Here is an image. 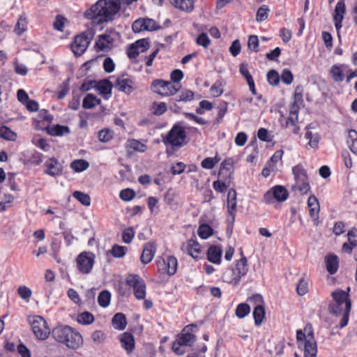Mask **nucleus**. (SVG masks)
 Masks as SVG:
<instances>
[{
  "label": "nucleus",
  "instance_id": "obj_41",
  "mask_svg": "<svg viewBox=\"0 0 357 357\" xmlns=\"http://www.w3.org/2000/svg\"><path fill=\"white\" fill-rule=\"evenodd\" d=\"M250 312V307L247 303H240L237 305L235 311L236 317L239 319H243Z\"/></svg>",
  "mask_w": 357,
  "mask_h": 357
},
{
  "label": "nucleus",
  "instance_id": "obj_30",
  "mask_svg": "<svg viewBox=\"0 0 357 357\" xmlns=\"http://www.w3.org/2000/svg\"><path fill=\"white\" fill-rule=\"evenodd\" d=\"M112 324L116 330H124L127 326V320L125 314L121 312L115 314L112 319Z\"/></svg>",
  "mask_w": 357,
  "mask_h": 357
},
{
  "label": "nucleus",
  "instance_id": "obj_49",
  "mask_svg": "<svg viewBox=\"0 0 357 357\" xmlns=\"http://www.w3.org/2000/svg\"><path fill=\"white\" fill-rule=\"evenodd\" d=\"M70 132V129L68 126L56 125L52 128L50 132L52 135L62 136Z\"/></svg>",
  "mask_w": 357,
  "mask_h": 357
},
{
  "label": "nucleus",
  "instance_id": "obj_37",
  "mask_svg": "<svg viewBox=\"0 0 357 357\" xmlns=\"http://www.w3.org/2000/svg\"><path fill=\"white\" fill-rule=\"evenodd\" d=\"M111 301V294L107 290L102 291L98 296V303L100 306L107 307L109 306Z\"/></svg>",
  "mask_w": 357,
  "mask_h": 357
},
{
  "label": "nucleus",
  "instance_id": "obj_56",
  "mask_svg": "<svg viewBox=\"0 0 357 357\" xmlns=\"http://www.w3.org/2000/svg\"><path fill=\"white\" fill-rule=\"evenodd\" d=\"M267 80L272 86H277L280 82V76L275 70H270L267 74Z\"/></svg>",
  "mask_w": 357,
  "mask_h": 357
},
{
  "label": "nucleus",
  "instance_id": "obj_10",
  "mask_svg": "<svg viewBox=\"0 0 357 357\" xmlns=\"http://www.w3.org/2000/svg\"><path fill=\"white\" fill-rule=\"evenodd\" d=\"M186 135L184 129L178 126H174L169 131L167 135L162 138L165 144H170L173 146H181L185 139Z\"/></svg>",
  "mask_w": 357,
  "mask_h": 357
},
{
  "label": "nucleus",
  "instance_id": "obj_9",
  "mask_svg": "<svg viewBox=\"0 0 357 357\" xmlns=\"http://www.w3.org/2000/svg\"><path fill=\"white\" fill-rule=\"evenodd\" d=\"M92 34L89 31H84L75 37L74 42L71 45V49L75 56H81L88 48L91 40Z\"/></svg>",
  "mask_w": 357,
  "mask_h": 357
},
{
  "label": "nucleus",
  "instance_id": "obj_5",
  "mask_svg": "<svg viewBox=\"0 0 357 357\" xmlns=\"http://www.w3.org/2000/svg\"><path fill=\"white\" fill-rule=\"evenodd\" d=\"M196 328L195 324H190L184 327L172 344V350L175 354L179 356L183 355L185 352V347H191L195 342L197 337L193 332Z\"/></svg>",
  "mask_w": 357,
  "mask_h": 357
},
{
  "label": "nucleus",
  "instance_id": "obj_35",
  "mask_svg": "<svg viewBox=\"0 0 357 357\" xmlns=\"http://www.w3.org/2000/svg\"><path fill=\"white\" fill-rule=\"evenodd\" d=\"M70 166L75 172H82L88 169L89 163L84 159H77L74 160Z\"/></svg>",
  "mask_w": 357,
  "mask_h": 357
},
{
  "label": "nucleus",
  "instance_id": "obj_58",
  "mask_svg": "<svg viewBox=\"0 0 357 357\" xmlns=\"http://www.w3.org/2000/svg\"><path fill=\"white\" fill-rule=\"evenodd\" d=\"M67 22V19L61 15L56 17L55 21L53 23V26L56 30L63 31L64 25Z\"/></svg>",
  "mask_w": 357,
  "mask_h": 357
},
{
  "label": "nucleus",
  "instance_id": "obj_29",
  "mask_svg": "<svg viewBox=\"0 0 357 357\" xmlns=\"http://www.w3.org/2000/svg\"><path fill=\"white\" fill-rule=\"evenodd\" d=\"M344 65L335 64L331 66L330 73L333 79L337 82H341L344 79Z\"/></svg>",
  "mask_w": 357,
  "mask_h": 357
},
{
  "label": "nucleus",
  "instance_id": "obj_32",
  "mask_svg": "<svg viewBox=\"0 0 357 357\" xmlns=\"http://www.w3.org/2000/svg\"><path fill=\"white\" fill-rule=\"evenodd\" d=\"M27 19L24 14L20 16L14 28V32L17 36H21L27 30Z\"/></svg>",
  "mask_w": 357,
  "mask_h": 357
},
{
  "label": "nucleus",
  "instance_id": "obj_7",
  "mask_svg": "<svg viewBox=\"0 0 357 357\" xmlns=\"http://www.w3.org/2000/svg\"><path fill=\"white\" fill-rule=\"evenodd\" d=\"M151 91L162 97H169L179 91L180 86L170 81L162 79H154L151 84Z\"/></svg>",
  "mask_w": 357,
  "mask_h": 357
},
{
  "label": "nucleus",
  "instance_id": "obj_12",
  "mask_svg": "<svg viewBox=\"0 0 357 357\" xmlns=\"http://www.w3.org/2000/svg\"><path fill=\"white\" fill-rule=\"evenodd\" d=\"M127 284L133 288L135 298L142 300L146 296V284L138 275H130L126 280Z\"/></svg>",
  "mask_w": 357,
  "mask_h": 357
},
{
  "label": "nucleus",
  "instance_id": "obj_43",
  "mask_svg": "<svg viewBox=\"0 0 357 357\" xmlns=\"http://www.w3.org/2000/svg\"><path fill=\"white\" fill-rule=\"evenodd\" d=\"M220 160V158L216 155L213 158H206L201 162V166L206 169H213Z\"/></svg>",
  "mask_w": 357,
  "mask_h": 357
},
{
  "label": "nucleus",
  "instance_id": "obj_47",
  "mask_svg": "<svg viewBox=\"0 0 357 357\" xmlns=\"http://www.w3.org/2000/svg\"><path fill=\"white\" fill-rule=\"evenodd\" d=\"M17 294L22 299L29 301L31 297L32 291L29 287L22 285L18 287Z\"/></svg>",
  "mask_w": 357,
  "mask_h": 357
},
{
  "label": "nucleus",
  "instance_id": "obj_59",
  "mask_svg": "<svg viewBox=\"0 0 357 357\" xmlns=\"http://www.w3.org/2000/svg\"><path fill=\"white\" fill-rule=\"evenodd\" d=\"M281 79L283 83L290 84L294 80V76L289 69L285 68L282 71Z\"/></svg>",
  "mask_w": 357,
  "mask_h": 357
},
{
  "label": "nucleus",
  "instance_id": "obj_45",
  "mask_svg": "<svg viewBox=\"0 0 357 357\" xmlns=\"http://www.w3.org/2000/svg\"><path fill=\"white\" fill-rule=\"evenodd\" d=\"M74 198L78 200L84 206H89L91 204V197L89 195L80 191H75L73 194Z\"/></svg>",
  "mask_w": 357,
  "mask_h": 357
},
{
  "label": "nucleus",
  "instance_id": "obj_63",
  "mask_svg": "<svg viewBox=\"0 0 357 357\" xmlns=\"http://www.w3.org/2000/svg\"><path fill=\"white\" fill-rule=\"evenodd\" d=\"M32 142L38 148L44 151H48L50 149V145L47 142L46 139L43 138L33 139Z\"/></svg>",
  "mask_w": 357,
  "mask_h": 357
},
{
  "label": "nucleus",
  "instance_id": "obj_13",
  "mask_svg": "<svg viewBox=\"0 0 357 357\" xmlns=\"http://www.w3.org/2000/svg\"><path fill=\"white\" fill-rule=\"evenodd\" d=\"M95 255L91 252H83L76 259L78 270L84 274H88L93 266Z\"/></svg>",
  "mask_w": 357,
  "mask_h": 357
},
{
  "label": "nucleus",
  "instance_id": "obj_53",
  "mask_svg": "<svg viewBox=\"0 0 357 357\" xmlns=\"http://www.w3.org/2000/svg\"><path fill=\"white\" fill-rule=\"evenodd\" d=\"M129 146L131 149L136 151L144 153L146 151L147 146L146 144L140 142L137 139L129 140Z\"/></svg>",
  "mask_w": 357,
  "mask_h": 357
},
{
  "label": "nucleus",
  "instance_id": "obj_39",
  "mask_svg": "<svg viewBox=\"0 0 357 357\" xmlns=\"http://www.w3.org/2000/svg\"><path fill=\"white\" fill-rule=\"evenodd\" d=\"M213 230L211 226L207 224H202L198 228V235L202 239H207L213 235Z\"/></svg>",
  "mask_w": 357,
  "mask_h": 357
},
{
  "label": "nucleus",
  "instance_id": "obj_15",
  "mask_svg": "<svg viewBox=\"0 0 357 357\" xmlns=\"http://www.w3.org/2000/svg\"><path fill=\"white\" fill-rule=\"evenodd\" d=\"M132 31L139 33L143 31H153L160 29L156 22L150 18H142L135 20L132 24Z\"/></svg>",
  "mask_w": 357,
  "mask_h": 357
},
{
  "label": "nucleus",
  "instance_id": "obj_61",
  "mask_svg": "<svg viewBox=\"0 0 357 357\" xmlns=\"http://www.w3.org/2000/svg\"><path fill=\"white\" fill-rule=\"evenodd\" d=\"M171 81L173 84L180 85L178 83L183 78V73L181 70H174L170 75Z\"/></svg>",
  "mask_w": 357,
  "mask_h": 357
},
{
  "label": "nucleus",
  "instance_id": "obj_55",
  "mask_svg": "<svg viewBox=\"0 0 357 357\" xmlns=\"http://www.w3.org/2000/svg\"><path fill=\"white\" fill-rule=\"evenodd\" d=\"M113 137V132L109 129H102L98 132V139L100 142H107Z\"/></svg>",
  "mask_w": 357,
  "mask_h": 357
},
{
  "label": "nucleus",
  "instance_id": "obj_51",
  "mask_svg": "<svg viewBox=\"0 0 357 357\" xmlns=\"http://www.w3.org/2000/svg\"><path fill=\"white\" fill-rule=\"evenodd\" d=\"M213 109V104L206 100H202L199 103V107L195 109L196 112L199 114H203L206 110L209 111Z\"/></svg>",
  "mask_w": 357,
  "mask_h": 357
},
{
  "label": "nucleus",
  "instance_id": "obj_33",
  "mask_svg": "<svg viewBox=\"0 0 357 357\" xmlns=\"http://www.w3.org/2000/svg\"><path fill=\"white\" fill-rule=\"evenodd\" d=\"M100 99L97 98V97L93 94L89 93L83 100L82 107L84 109H92L96 105H100Z\"/></svg>",
  "mask_w": 357,
  "mask_h": 357
},
{
  "label": "nucleus",
  "instance_id": "obj_42",
  "mask_svg": "<svg viewBox=\"0 0 357 357\" xmlns=\"http://www.w3.org/2000/svg\"><path fill=\"white\" fill-rule=\"evenodd\" d=\"M152 113L155 116L163 114L167 109V105L163 102H154L151 108Z\"/></svg>",
  "mask_w": 357,
  "mask_h": 357
},
{
  "label": "nucleus",
  "instance_id": "obj_64",
  "mask_svg": "<svg viewBox=\"0 0 357 357\" xmlns=\"http://www.w3.org/2000/svg\"><path fill=\"white\" fill-rule=\"evenodd\" d=\"M349 243L353 246L357 245V229L356 228H351L347 234Z\"/></svg>",
  "mask_w": 357,
  "mask_h": 357
},
{
  "label": "nucleus",
  "instance_id": "obj_44",
  "mask_svg": "<svg viewBox=\"0 0 357 357\" xmlns=\"http://www.w3.org/2000/svg\"><path fill=\"white\" fill-rule=\"evenodd\" d=\"M114 86V84H112L111 82L105 79L100 81L98 84V89L100 92L105 95L111 94L112 89Z\"/></svg>",
  "mask_w": 357,
  "mask_h": 357
},
{
  "label": "nucleus",
  "instance_id": "obj_14",
  "mask_svg": "<svg viewBox=\"0 0 357 357\" xmlns=\"http://www.w3.org/2000/svg\"><path fill=\"white\" fill-rule=\"evenodd\" d=\"M158 271L161 273H167L173 275L177 271L178 261L175 257L168 256L167 259L159 258L156 261Z\"/></svg>",
  "mask_w": 357,
  "mask_h": 357
},
{
  "label": "nucleus",
  "instance_id": "obj_21",
  "mask_svg": "<svg viewBox=\"0 0 357 357\" xmlns=\"http://www.w3.org/2000/svg\"><path fill=\"white\" fill-rule=\"evenodd\" d=\"M156 252V246L154 243L149 242L144 246L140 261L143 264L150 263Z\"/></svg>",
  "mask_w": 357,
  "mask_h": 357
},
{
  "label": "nucleus",
  "instance_id": "obj_57",
  "mask_svg": "<svg viewBox=\"0 0 357 357\" xmlns=\"http://www.w3.org/2000/svg\"><path fill=\"white\" fill-rule=\"evenodd\" d=\"M135 236V231L132 227L126 228L122 234V240L125 243H130L132 242Z\"/></svg>",
  "mask_w": 357,
  "mask_h": 357
},
{
  "label": "nucleus",
  "instance_id": "obj_34",
  "mask_svg": "<svg viewBox=\"0 0 357 357\" xmlns=\"http://www.w3.org/2000/svg\"><path fill=\"white\" fill-rule=\"evenodd\" d=\"M195 93L192 91L183 89H182L179 94L174 98V100L176 102H190L194 99Z\"/></svg>",
  "mask_w": 357,
  "mask_h": 357
},
{
  "label": "nucleus",
  "instance_id": "obj_50",
  "mask_svg": "<svg viewBox=\"0 0 357 357\" xmlns=\"http://www.w3.org/2000/svg\"><path fill=\"white\" fill-rule=\"evenodd\" d=\"M292 189H297L301 195L307 194L310 190L309 180L305 182L296 183L292 186Z\"/></svg>",
  "mask_w": 357,
  "mask_h": 357
},
{
  "label": "nucleus",
  "instance_id": "obj_20",
  "mask_svg": "<svg viewBox=\"0 0 357 357\" xmlns=\"http://www.w3.org/2000/svg\"><path fill=\"white\" fill-rule=\"evenodd\" d=\"M227 204L229 220L234 222L236 213V192L234 188H231L228 191Z\"/></svg>",
  "mask_w": 357,
  "mask_h": 357
},
{
  "label": "nucleus",
  "instance_id": "obj_19",
  "mask_svg": "<svg viewBox=\"0 0 357 357\" xmlns=\"http://www.w3.org/2000/svg\"><path fill=\"white\" fill-rule=\"evenodd\" d=\"M346 12L344 0H339L335 6L333 18L334 21L335 27L339 35V31L342 28V22L344 19V15Z\"/></svg>",
  "mask_w": 357,
  "mask_h": 357
},
{
  "label": "nucleus",
  "instance_id": "obj_26",
  "mask_svg": "<svg viewBox=\"0 0 357 357\" xmlns=\"http://www.w3.org/2000/svg\"><path fill=\"white\" fill-rule=\"evenodd\" d=\"M292 174L294 177L295 183H299L309 180L307 171L303 165L298 164L292 168Z\"/></svg>",
  "mask_w": 357,
  "mask_h": 357
},
{
  "label": "nucleus",
  "instance_id": "obj_62",
  "mask_svg": "<svg viewBox=\"0 0 357 357\" xmlns=\"http://www.w3.org/2000/svg\"><path fill=\"white\" fill-rule=\"evenodd\" d=\"M296 290L298 295H305L308 291L307 282L305 279L301 278L299 281L298 284L297 285Z\"/></svg>",
  "mask_w": 357,
  "mask_h": 357
},
{
  "label": "nucleus",
  "instance_id": "obj_38",
  "mask_svg": "<svg viewBox=\"0 0 357 357\" xmlns=\"http://www.w3.org/2000/svg\"><path fill=\"white\" fill-rule=\"evenodd\" d=\"M0 137L9 141H15L17 135L8 127L1 126L0 127Z\"/></svg>",
  "mask_w": 357,
  "mask_h": 357
},
{
  "label": "nucleus",
  "instance_id": "obj_24",
  "mask_svg": "<svg viewBox=\"0 0 357 357\" xmlns=\"http://www.w3.org/2000/svg\"><path fill=\"white\" fill-rule=\"evenodd\" d=\"M234 160L231 158H227L224 160L220 165L219 175L222 176L225 174V176H227L228 178L230 179L234 173Z\"/></svg>",
  "mask_w": 357,
  "mask_h": 357
},
{
  "label": "nucleus",
  "instance_id": "obj_4",
  "mask_svg": "<svg viewBox=\"0 0 357 357\" xmlns=\"http://www.w3.org/2000/svg\"><path fill=\"white\" fill-rule=\"evenodd\" d=\"M296 340L299 345L303 344L304 357H316L317 353V343L314 337L312 327L307 324L304 331H296Z\"/></svg>",
  "mask_w": 357,
  "mask_h": 357
},
{
  "label": "nucleus",
  "instance_id": "obj_28",
  "mask_svg": "<svg viewBox=\"0 0 357 357\" xmlns=\"http://www.w3.org/2000/svg\"><path fill=\"white\" fill-rule=\"evenodd\" d=\"M170 3L177 9L190 13L194 8L193 0H170Z\"/></svg>",
  "mask_w": 357,
  "mask_h": 357
},
{
  "label": "nucleus",
  "instance_id": "obj_36",
  "mask_svg": "<svg viewBox=\"0 0 357 357\" xmlns=\"http://www.w3.org/2000/svg\"><path fill=\"white\" fill-rule=\"evenodd\" d=\"M253 317L255 325L258 326H260L265 317V309L264 305L255 307L253 310Z\"/></svg>",
  "mask_w": 357,
  "mask_h": 357
},
{
  "label": "nucleus",
  "instance_id": "obj_11",
  "mask_svg": "<svg viewBox=\"0 0 357 357\" xmlns=\"http://www.w3.org/2000/svg\"><path fill=\"white\" fill-rule=\"evenodd\" d=\"M288 197V191L284 187L275 185L264 194L263 199L264 202L271 204L274 202V200L279 202H284L287 199Z\"/></svg>",
  "mask_w": 357,
  "mask_h": 357
},
{
  "label": "nucleus",
  "instance_id": "obj_16",
  "mask_svg": "<svg viewBox=\"0 0 357 357\" xmlns=\"http://www.w3.org/2000/svg\"><path fill=\"white\" fill-rule=\"evenodd\" d=\"M114 87L119 91L130 94L135 90V82L127 75H123L116 78Z\"/></svg>",
  "mask_w": 357,
  "mask_h": 357
},
{
  "label": "nucleus",
  "instance_id": "obj_3",
  "mask_svg": "<svg viewBox=\"0 0 357 357\" xmlns=\"http://www.w3.org/2000/svg\"><path fill=\"white\" fill-rule=\"evenodd\" d=\"M52 337L58 342L72 349H77L83 344L82 335L69 326H59L52 331Z\"/></svg>",
  "mask_w": 357,
  "mask_h": 357
},
{
  "label": "nucleus",
  "instance_id": "obj_6",
  "mask_svg": "<svg viewBox=\"0 0 357 357\" xmlns=\"http://www.w3.org/2000/svg\"><path fill=\"white\" fill-rule=\"evenodd\" d=\"M248 271L247 264V258L245 256L236 261L234 266L227 269L223 275L224 282L236 285L239 283L241 279L244 277Z\"/></svg>",
  "mask_w": 357,
  "mask_h": 357
},
{
  "label": "nucleus",
  "instance_id": "obj_22",
  "mask_svg": "<svg viewBox=\"0 0 357 357\" xmlns=\"http://www.w3.org/2000/svg\"><path fill=\"white\" fill-rule=\"evenodd\" d=\"M222 251L218 245H211L208 249L207 259L215 264H220L222 260Z\"/></svg>",
  "mask_w": 357,
  "mask_h": 357
},
{
  "label": "nucleus",
  "instance_id": "obj_60",
  "mask_svg": "<svg viewBox=\"0 0 357 357\" xmlns=\"http://www.w3.org/2000/svg\"><path fill=\"white\" fill-rule=\"evenodd\" d=\"M248 45L250 50L253 52L259 51V39L255 35H252L248 38Z\"/></svg>",
  "mask_w": 357,
  "mask_h": 357
},
{
  "label": "nucleus",
  "instance_id": "obj_1",
  "mask_svg": "<svg viewBox=\"0 0 357 357\" xmlns=\"http://www.w3.org/2000/svg\"><path fill=\"white\" fill-rule=\"evenodd\" d=\"M350 288H347V291L342 289H337L331 293L333 301L329 304L328 310L332 314L342 316L340 328L345 327L349 321V316L351 310V303L349 298V291Z\"/></svg>",
  "mask_w": 357,
  "mask_h": 357
},
{
  "label": "nucleus",
  "instance_id": "obj_17",
  "mask_svg": "<svg viewBox=\"0 0 357 357\" xmlns=\"http://www.w3.org/2000/svg\"><path fill=\"white\" fill-rule=\"evenodd\" d=\"M63 167L55 158L47 159L44 163L43 172L52 177H56L62 174Z\"/></svg>",
  "mask_w": 357,
  "mask_h": 357
},
{
  "label": "nucleus",
  "instance_id": "obj_8",
  "mask_svg": "<svg viewBox=\"0 0 357 357\" xmlns=\"http://www.w3.org/2000/svg\"><path fill=\"white\" fill-rule=\"evenodd\" d=\"M29 321L31 326L32 331L38 340H46L50 333V328L47 326L46 321L40 316L29 317Z\"/></svg>",
  "mask_w": 357,
  "mask_h": 357
},
{
  "label": "nucleus",
  "instance_id": "obj_2",
  "mask_svg": "<svg viewBox=\"0 0 357 357\" xmlns=\"http://www.w3.org/2000/svg\"><path fill=\"white\" fill-rule=\"evenodd\" d=\"M121 8L119 0H99L85 12L89 19H97L98 22L112 21Z\"/></svg>",
  "mask_w": 357,
  "mask_h": 357
},
{
  "label": "nucleus",
  "instance_id": "obj_25",
  "mask_svg": "<svg viewBox=\"0 0 357 357\" xmlns=\"http://www.w3.org/2000/svg\"><path fill=\"white\" fill-rule=\"evenodd\" d=\"M325 261L327 271L331 275L335 274L339 267V259L337 256L334 254L328 255L326 257Z\"/></svg>",
  "mask_w": 357,
  "mask_h": 357
},
{
  "label": "nucleus",
  "instance_id": "obj_27",
  "mask_svg": "<svg viewBox=\"0 0 357 357\" xmlns=\"http://www.w3.org/2000/svg\"><path fill=\"white\" fill-rule=\"evenodd\" d=\"M113 38L110 35L102 34L99 36L98 40L96 42V46L101 51L109 50L112 47Z\"/></svg>",
  "mask_w": 357,
  "mask_h": 357
},
{
  "label": "nucleus",
  "instance_id": "obj_23",
  "mask_svg": "<svg viewBox=\"0 0 357 357\" xmlns=\"http://www.w3.org/2000/svg\"><path fill=\"white\" fill-rule=\"evenodd\" d=\"M121 347L130 354L135 348V340L133 335L128 332L123 333L120 337Z\"/></svg>",
  "mask_w": 357,
  "mask_h": 357
},
{
  "label": "nucleus",
  "instance_id": "obj_54",
  "mask_svg": "<svg viewBox=\"0 0 357 357\" xmlns=\"http://www.w3.org/2000/svg\"><path fill=\"white\" fill-rule=\"evenodd\" d=\"M135 192L130 188L122 190L119 194L120 198L126 202L132 200L135 197Z\"/></svg>",
  "mask_w": 357,
  "mask_h": 357
},
{
  "label": "nucleus",
  "instance_id": "obj_46",
  "mask_svg": "<svg viewBox=\"0 0 357 357\" xmlns=\"http://www.w3.org/2000/svg\"><path fill=\"white\" fill-rule=\"evenodd\" d=\"M128 250L127 247L121 246L119 245H114L112 246V250H110L112 256L116 258H121L125 256L126 252Z\"/></svg>",
  "mask_w": 357,
  "mask_h": 357
},
{
  "label": "nucleus",
  "instance_id": "obj_48",
  "mask_svg": "<svg viewBox=\"0 0 357 357\" xmlns=\"http://www.w3.org/2000/svg\"><path fill=\"white\" fill-rule=\"evenodd\" d=\"M270 10L266 5H263L257 10L256 15V20L259 22L266 20L268 17Z\"/></svg>",
  "mask_w": 357,
  "mask_h": 357
},
{
  "label": "nucleus",
  "instance_id": "obj_18",
  "mask_svg": "<svg viewBox=\"0 0 357 357\" xmlns=\"http://www.w3.org/2000/svg\"><path fill=\"white\" fill-rule=\"evenodd\" d=\"M181 250L196 260L199 259V255L202 252L200 244L192 238L183 243L181 246Z\"/></svg>",
  "mask_w": 357,
  "mask_h": 357
},
{
  "label": "nucleus",
  "instance_id": "obj_40",
  "mask_svg": "<svg viewBox=\"0 0 357 357\" xmlns=\"http://www.w3.org/2000/svg\"><path fill=\"white\" fill-rule=\"evenodd\" d=\"M77 321L81 324L89 325L94 321V317L89 312H84L77 315Z\"/></svg>",
  "mask_w": 357,
  "mask_h": 357
},
{
  "label": "nucleus",
  "instance_id": "obj_31",
  "mask_svg": "<svg viewBox=\"0 0 357 357\" xmlns=\"http://www.w3.org/2000/svg\"><path fill=\"white\" fill-rule=\"evenodd\" d=\"M347 144L351 151L357 155V131L351 129L348 130Z\"/></svg>",
  "mask_w": 357,
  "mask_h": 357
},
{
  "label": "nucleus",
  "instance_id": "obj_52",
  "mask_svg": "<svg viewBox=\"0 0 357 357\" xmlns=\"http://www.w3.org/2000/svg\"><path fill=\"white\" fill-rule=\"evenodd\" d=\"M217 117L215 120V123L219 124L222 122L223 117L225 116L227 111V105L226 102L220 104L218 108Z\"/></svg>",
  "mask_w": 357,
  "mask_h": 357
}]
</instances>
